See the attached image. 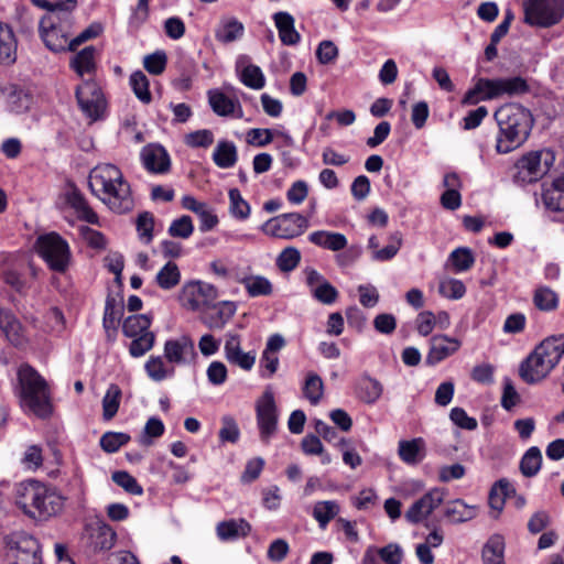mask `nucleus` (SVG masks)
<instances>
[{
	"label": "nucleus",
	"instance_id": "nucleus-1",
	"mask_svg": "<svg viewBox=\"0 0 564 564\" xmlns=\"http://www.w3.org/2000/svg\"><path fill=\"white\" fill-rule=\"evenodd\" d=\"M88 185L91 193L113 213L123 214L132 209L130 184L117 165H96L89 173Z\"/></svg>",
	"mask_w": 564,
	"mask_h": 564
},
{
	"label": "nucleus",
	"instance_id": "nucleus-2",
	"mask_svg": "<svg viewBox=\"0 0 564 564\" xmlns=\"http://www.w3.org/2000/svg\"><path fill=\"white\" fill-rule=\"evenodd\" d=\"M65 498L56 488L35 479L19 482L14 487V503L28 518L47 521L64 508Z\"/></svg>",
	"mask_w": 564,
	"mask_h": 564
},
{
	"label": "nucleus",
	"instance_id": "nucleus-3",
	"mask_svg": "<svg viewBox=\"0 0 564 564\" xmlns=\"http://www.w3.org/2000/svg\"><path fill=\"white\" fill-rule=\"evenodd\" d=\"M494 117L499 128L496 139V151L499 154L520 148L528 140L534 124L530 110L517 102L500 106Z\"/></svg>",
	"mask_w": 564,
	"mask_h": 564
},
{
	"label": "nucleus",
	"instance_id": "nucleus-4",
	"mask_svg": "<svg viewBox=\"0 0 564 564\" xmlns=\"http://www.w3.org/2000/svg\"><path fill=\"white\" fill-rule=\"evenodd\" d=\"M15 394L25 413L46 419L52 414L50 388L46 380L30 365H22L18 370Z\"/></svg>",
	"mask_w": 564,
	"mask_h": 564
},
{
	"label": "nucleus",
	"instance_id": "nucleus-5",
	"mask_svg": "<svg viewBox=\"0 0 564 564\" xmlns=\"http://www.w3.org/2000/svg\"><path fill=\"white\" fill-rule=\"evenodd\" d=\"M563 355V334L551 335L544 338L520 364V378L528 384L541 382L558 365Z\"/></svg>",
	"mask_w": 564,
	"mask_h": 564
},
{
	"label": "nucleus",
	"instance_id": "nucleus-6",
	"mask_svg": "<svg viewBox=\"0 0 564 564\" xmlns=\"http://www.w3.org/2000/svg\"><path fill=\"white\" fill-rule=\"evenodd\" d=\"M530 90L528 82L521 76L507 78H484L476 80L474 87L463 97V105H476L480 100H492L503 96L513 97Z\"/></svg>",
	"mask_w": 564,
	"mask_h": 564
},
{
	"label": "nucleus",
	"instance_id": "nucleus-7",
	"mask_svg": "<svg viewBox=\"0 0 564 564\" xmlns=\"http://www.w3.org/2000/svg\"><path fill=\"white\" fill-rule=\"evenodd\" d=\"M34 248L50 270L65 273L69 269L73 258L70 247L59 234L51 231L40 235L35 240Z\"/></svg>",
	"mask_w": 564,
	"mask_h": 564
},
{
	"label": "nucleus",
	"instance_id": "nucleus-8",
	"mask_svg": "<svg viewBox=\"0 0 564 564\" xmlns=\"http://www.w3.org/2000/svg\"><path fill=\"white\" fill-rule=\"evenodd\" d=\"M554 160V154L550 150L528 153L516 163L513 178L521 185L536 182L549 172Z\"/></svg>",
	"mask_w": 564,
	"mask_h": 564
},
{
	"label": "nucleus",
	"instance_id": "nucleus-9",
	"mask_svg": "<svg viewBox=\"0 0 564 564\" xmlns=\"http://www.w3.org/2000/svg\"><path fill=\"white\" fill-rule=\"evenodd\" d=\"M524 22L533 26L547 28L564 15V0H525Z\"/></svg>",
	"mask_w": 564,
	"mask_h": 564
},
{
	"label": "nucleus",
	"instance_id": "nucleus-10",
	"mask_svg": "<svg viewBox=\"0 0 564 564\" xmlns=\"http://www.w3.org/2000/svg\"><path fill=\"white\" fill-rule=\"evenodd\" d=\"M7 546V564H43L40 544L32 535L14 533L8 538Z\"/></svg>",
	"mask_w": 564,
	"mask_h": 564
},
{
	"label": "nucleus",
	"instance_id": "nucleus-11",
	"mask_svg": "<svg viewBox=\"0 0 564 564\" xmlns=\"http://www.w3.org/2000/svg\"><path fill=\"white\" fill-rule=\"evenodd\" d=\"M308 219L299 213H288L267 220L261 230L270 237L290 240L303 235L308 228Z\"/></svg>",
	"mask_w": 564,
	"mask_h": 564
},
{
	"label": "nucleus",
	"instance_id": "nucleus-12",
	"mask_svg": "<svg viewBox=\"0 0 564 564\" xmlns=\"http://www.w3.org/2000/svg\"><path fill=\"white\" fill-rule=\"evenodd\" d=\"M218 295V289L215 285L203 281H189L182 286L180 302L189 311H206Z\"/></svg>",
	"mask_w": 564,
	"mask_h": 564
},
{
	"label": "nucleus",
	"instance_id": "nucleus-13",
	"mask_svg": "<svg viewBox=\"0 0 564 564\" xmlns=\"http://www.w3.org/2000/svg\"><path fill=\"white\" fill-rule=\"evenodd\" d=\"M256 414L260 437L268 443L269 438L275 433L278 425V408L271 388H267L257 400Z\"/></svg>",
	"mask_w": 564,
	"mask_h": 564
},
{
	"label": "nucleus",
	"instance_id": "nucleus-14",
	"mask_svg": "<svg viewBox=\"0 0 564 564\" xmlns=\"http://www.w3.org/2000/svg\"><path fill=\"white\" fill-rule=\"evenodd\" d=\"M76 99L82 111L91 120H97L106 107L102 91L94 80H85L76 88Z\"/></svg>",
	"mask_w": 564,
	"mask_h": 564
},
{
	"label": "nucleus",
	"instance_id": "nucleus-15",
	"mask_svg": "<svg viewBox=\"0 0 564 564\" xmlns=\"http://www.w3.org/2000/svg\"><path fill=\"white\" fill-rule=\"evenodd\" d=\"M445 490L433 488L416 500L405 512V519L411 523H419L429 517L444 501Z\"/></svg>",
	"mask_w": 564,
	"mask_h": 564
},
{
	"label": "nucleus",
	"instance_id": "nucleus-16",
	"mask_svg": "<svg viewBox=\"0 0 564 564\" xmlns=\"http://www.w3.org/2000/svg\"><path fill=\"white\" fill-rule=\"evenodd\" d=\"M225 357L231 365L242 370L249 371L256 362V351H243L241 348V338L238 334H227L224 346Z\"/></svg>",
	"mask_w": 564,
	"mask_h": 564
},
{
	"label": "nucleus",
	"instance_id": "nucleus-17",
	"mask_svg": "<svg viewBox=\"0 0 564 564\" xmlns=\"http://www.w3.org/2000/svg\"><path fill=\"white\" fill-rule=\"evenodd\" d=\"M462 346V341L447 335H434L430 340V350L426 355V364L435 366L454 355Z\"/></svg>",
	"mask_w": 564,
	"mask_h": 564
},
{
	"label": "nucleus",
	"instance_id": "nucleus-18",
	"mask_svg": "<svg viewBox=\"0 0 564 564\" xmlns=\"http://www.w3.org/2000/svg\"><path fill=\"white\" fill-rule=\"evenodd\" d=\"M195 355V346L188 336L169 339L164 344V358L172 366L185 365Z\"/></svg>",
	"mask_w": 564,
	"mask_h": 564
},
{
	"label": "nucleus",
	"instance_id": "nucleus-19",
	"mask_svg": "<svg viewBox=\"0 0 564 564\" xmlns=\"http://www.w3.org/2000/svg\"><path fill=\"white\" fill-rule=\"evenodd\" d=\"M143 166L154 174H165L170 171L171 160L166 150L160 144H148L141 150Z\"/></svg>",
	"mask_w": 564,
	"mask_h": 564
},
{
	"label": "nucleus",
	"instance_id": "nucleus-20",
	"mask_svg": "<svg viewBox=\"0 0 564 564\" xmlns=\"http://www.w3.org/2000/svg\"><path fill=\"white\" fill-rule=\"evenodd\" d=\"M182 207L194 213L199 218V230L207 232L213 230L219 223L213 207L207 203L197 200L192 195H185L181 200Z\"/></svg>",
	"mask_w": 564,
	"mask_h": 564
},
{
	"label": "nucleus",
	"instance_id": "nucleus-21",
	"mask_svg": "<svg viewBox=\"0 0 564 564\" xmlns=\"http://www.w3.org/2000/svg\"><path fill=\"white\" fill-rule=\"evenodd\" d=\"M285 346V339L280 334H273L268 338L265 348L262 351L260 359L261 377L271 378L275 375L279 368L278 352Z\"/></svg>",
	"mask_w": 564,
	"mask_h": 564
},
{
	"label": "nucleus",
	"instance_id": "nucleus-22",
	"mask_svg": "<svg viewBox=\"0 0 564 564\" xmlns=\"http://www.w3.org/2000/svg\"><path fill=\"white\" fill-rule=\"evenodd\" d=\"M207 97L210 108L217 116L242 118L243 111L238 99L227 97L219 89H209Z\"/></svg>",
	"mask_w": 564,
	"mask_h": 564
},
{
	"label": "nucleus",
	"instance_id": "nucleus-23",
	"mask_svg": "<svg viewBox=\"0 0 564 564\" xmlns=\"http://www.w3.org/2000/svg\"><path fill=\"white\" fill-rule=\"evenodd\" d=\"M40 32L46 47L52 52L70 51V30L40 24Z\"/></svg>",
	"mask_w": 564,
	"mask_h": 564
},
{
	"label": "nucleus",
	"instance_id": "nucleus-24",
	"mask_svg": "<svg viewBox=\"0 0 564 564\" xmlns=\"http://www.w3.org/2000/svg\"><path fill=\"white\" fill-rule=\"evenodd\" d=\"M210 313L205 317V324L209 328L221 329L226 323L235 315L237 306L231 301H216L210 307H207Z\"/></svg>",
	"mask_w": 564,
	"mask_h": 564
},
{
	"label": "nucleus",
	"instance_id": "nucleus-25",
	"mask_svg": "<svg viewBox=\"0 0 564 564\" xmlns=\"http://www.w3.org/2000/svg\"><path fill=\"white\" fill-rule=\"evenodd\" d=\"M273 21L278 29L279 37L284 45L293 46L301 41V35L295 30V20L289 12L280 11L274 13Z\"/></svg>",
	"mask_w": 564,
	"mask_h": 564
},
{
	"label": "nucleus",
	"instance_id": "nucleus-26",
	"mask_svg": "<svg viewBox=\"0 0 564 564\" xmlns=\"http://www.w3.org/2000/svg\"><path fill=\"white\" fill-rule=\"evenodd\" d=\"M398 455L408 465H417L425 457V442L422 437L402 440L398 444Z\"/></svg>",
	"mask_w": 564,
	"mask_h": 564
},
{
	"label": "nucleus",
	"instance_id": "nucleus-27",
	"mask_svg": "<svg viewBox=\"0 0 564 564\" xmlns=\"http://www.w3.org/2000/svg\"><path fill=\"white\" fill-rule=\"evenodd\" d=\"M0 329L12 345L24 344L25 336L21 323L7 310H0Z\"/></svg>",
	"mask_w": 564,
	"mask_h": 564
},
{
	"label": "nucleus",
	"instance_id": "nucleus-28",
	"mask_svg": "<svg viewBox=\"0 0 564 564\" xmlns=\"http://www.w3.org/2000/svg\"><path fill=\"white\" fill-rule=\"evenodd\" d=\"M542 202L545 208L552 212L564 210V177H557L550 185H543Z\"/></svg>",
	"mask_w": 564,
	"mask_h": 564
},
{
	"label": "nucleus",
	"instance_id": "nucleus-29",
	"mask_svg": "<svg viewBox=\"0 0 564 564\" xmlns=\"http://www.w3.org/2000/svg\"><path fill=\"white\" fill-rule=\"evenodd\" d=\"M69 66L79 77L93 75L97 67L96 48L91 45L84 47L72 57Z\"/></svg>",
	"mask_w": 564,
	"mask_h": 564
},
{
	"label": "nucleus",
	"instance_id": "nucleus-30",
	"mask_svg": "<svg viewBox=\"0 0 564 564\" xmlns=\"http://www.w3.org/2000/svg\"><path fill=\"white\" fill-rule=\"evenodd\" d=\"M237 281L243 285L250 297L271 296L274 291L272 282L260 274L245 275Z\"/></svg>",
	"mask_w": 564,
	"mask_h": 564
},
{
	"label": "nucleus",
	"instance_id": "nucleus-31",
	"mask_svg": "<svg viewBox=\"0 0 564 564\" xmlns=\"http://www.w3.org/2000/svg\"><path fill=\"white\" fill-rule=\"evenodd\" d=\"M216 531L220 540L228 541L247 536L251 525L245 519H230L219 522Z\"/></svg>",
	"mask_w": 564,
	"mask_h": 564
},
{
	"label": "nucleus",
	"instance_id": "nucleus-32",
	"mask_svg": "<svg viewBox=\"0 0 564 564\" xmlns=\"http://www.w3.org/2000/svg\"><path fill=\"white\" fill-rule=\"evenodd\" d=\"M308 240L324 249L340 251L347 247V238L339 232L318 230L308 235Z\"/></svg>",
	"mask_w": 564,
	"mask_h": 564
},
{
	"label": "nucleus",
	"instance_id": "nucleus-33",
	"mask_svg": "<svg viewBox=\"0 0 564 564\" xmlns=\"http://www.w3.org/2000/svg\"><path fill=\"white\" fill-rule=\"evenodd\" d=\"M505 538L501 534H492L485 543L481 551L484 564H506L505 563Z\"/></svg>",
	"mask_w": 564,
	"mask_h": 564
},
{
	"label": "nucleus",
	"instance_id": "nucleus-34",
	"mask_svg": "<svg viewBox=\"0 0 564 564\" xmlns=\"http://www.w3.org/2000/svg\"><path fill=\"white\" fill-rule=\"evenodd\" d=\"M117 534L106 523H98L91 529L90 544L95 551H109L115 546Z\"/></svg>",
	"mask_w": 564,
	"mask_h": 564
},
{
	"label": "nucleus",
	"instance_id": "nucleus-35",
	"mask_svg": "<svg viewBox=\"0 0 564 564\" xmlns=\"http://www.w3.org/2000/svg\"><path fill=\"white\" fill-rule=\"evenodd\" d=\"M6 96L10 111L15 113L28 111L33 102L32 96L26 90L14 85L6 88Z\"/></svg>",
	"mask_w": 564,
	"mask_h": 564
},
{
	"label": "nucleus",
	"instance_id": "nucleus-36",
	"mask_svg": "<svg viewBox=\"0 0 564 564\" xmlns=\"http://www.w3.org/2000/svg\"><path fill=\"white\" fill-rule=\"evenodd\" d=\"M17 59V41L12 29L0 23V63L12 64Z\"/></svg>",
	"mask_w": 564,
	"mask_h": 564
},
{
	"label": "nucleus",
	"instance_id": "nucleus-37",
	"mask_svg": "<svg viewBox=\"0 0 564 564\" xmlns=\"http://www.w3.org/2000/svg\"><path fill=\"white\" fill-rule=\"evenodd\" d=\"M66 202L72 208L75 209L78 218L89 224L98 223L97 214L89 207L86 198L76 188L70 189L66 194Z\"/></svg>",
	"mask_w": 564,
	"mask_h": 564
},
{
	"label": "nucleus",
	"instance_id": "nucleus-38",
	"mask_svg": "<svg viewBox=\"0 0 564 564\" xmlns=\"http://www.w3.org/2000/svg\"><path fill=\"white\" fill-rule=\"evenodd\" d=\"M243 24L235 18L223 19L216 29L215 37L218 42L228 44L243 35Z\"/></svg>",
	"mask_w": 564,
	"mask_h": 564
},
{
	"label": "nucleus",
	"instance_id": "nucleus-39",
	"mask_svg": "<svg viewBox=\"0 0 564 564\" xmlns=\"http://www.w3.org/2000/svg\"><path fill=\"white\" fill-rule=\"evenodd\" d=\"M246 57H241L238 61L237 66L241 67L240 80L241 83L251 89H262L265 85V77L261 68L253 64L243 65Z\"/></svg>",
	"mask_w": 564,
	"mask_h": 564
},
{
	"label": "nucleus",
	"instance_id": "nucleus-40",
	"mask_svg": "<svg viewBox=\"0 0 564 564\" xmlns=\"http://www.w3.org/2000/svg\"><path fill=\"white\" fill-rule=\"evenodd\" d=\"M145 372L155 382L163 381L174 376V366L164 361L161 356H151L144 365Z\"/></svg>",
	"mask_w": 564,
	"mask_h": 564
},
{
	"label": "nucleus",
	"instance_id": "nucleus-41",
	"mask_svg": "<svg viewBox=\"0 0 564 564\" xmlns=\"http://www.w3.org/2000/svg\"><path fill=\"white\" fill-rule=\"evenodd\" d=\"M477 514L476 508L456 499L445 506V517L453 523L466 522Z\"/></svg>",
	"mask_w": 564,
	"mask_h": 564
},
{
	"label": "nucleus",
	"instance_id": "nucleus-42",
	"mask_svg": "<svg viewBox=\"0 0 564 564\" xmlns=\"http://www.w3.org/2000/svg\"><path fill=\"white\" fill-rule=\"evenodd\" d=\"M238 159L237 148L234 142L230 141H219L216 145L213 160L215 164L220 169H229L232 167Z\"/></svg>",
	"mask_w": 564,
	"mask_h": 564
},
{
	"label": "nucleus",
	"instance_id": "nucleus-43",
	"mask_svg": "<svg viewBox=\"0 0 564 564\" xmlns=\"http://www.w3.org/2000/svg\"><path fill=\"white\" fill-rule=\"evenodd\" d=\"M511 484L506 479H500L490 490L489 506L495 511L492 517L498 518L499 513L503 510L506 498L510 492H513Z\"/></svg>",
	"mask_w": 564,
	"mask_h": 564
},
{
	"label": "nucleus",
	"instance_id": "nucleus-44",
	"mask_svg": "<svg viewBox=\"0 0 564 564\" xmlns=\"http://www.w3.org/2000/svg\"><path fill=\"white\" fill-rule=\"evenodd\" d=\"M155 282L160 289L169 291L177 286L181 282V271L178 265L169 261L156 273Z\"/></svg>",
	"mask_w": 564,
	"mask_h": 564
},
{
	"label": "nucleus",
	"instance_id": "nucleus-45",
	"mask_svg": "<svg viewBox=\"0 0 564 564\" xmlns=\"http://www.w3.org/2000/svg\"><path fill=\"white\" fill-rule=\"evenodd\" d=\"M382 391V384L371 377L365 376L358 381V397L366 403H375L377 400L380 399Z\"/></svg>",
	"mask_w": 564,
	"mask_h": 564
},
{
	"label": "nucleus",
	"instance_id": "nucleus-46",
	"mask_svg": "<svg viewBox=\"0 0 564 564\" xmlns=\"http://www.w3.org/2000/svg\"><path fill=\"white\" fill-rule=\"evenodd\" d=\"M339 506L334 500L318 501L313 508V518L317 521L321 529H325L327 524L339 513Z\"/></svg>",
	"mask_w": 564,
	"mask_h": 564
},
{
	"label": "nucleus",
	"instance_id": "nucleus-47",
	"mask_svg": "<svg viewBox=\"0 0 564 564\" xmlns=\"http://www.w3.org/2000/svg\"><path fill=\"white\" fill-rule=\"evenodd\" d=\"M303 394L311 404L319 403L324 394V382L317 373L310 372L307 375L303 386Z\"/></svg>",
	"mask_w": 564,
	"mask_h": 564
},
{
	"label": "nucleus",
	"instance_id": "nucleus-48",
	"mask_svg": "<svg viewBox=\"0 0 564 564\" xmlns=\"http://www.w3.org/2000/svg\"><path fill=\"white\" fill-rule=\"evenodd\" d=\"M151 318L145 314L132 315L124 319L122 332L127 337H134L150 332Z\"/></svg>",
	"mask_w": 564,
	"mask_h": 564
},
{
	"label": "nucleus",
	"instance_id": "nucleus-49",
	"mask_svg": "<svg viewBox=\"0 0 564 564\" xmlns=\"http://www.w3.org/2000/svg\"><path fill=\"white\" fill-rule=\"evenodd\" d=\"M228 195L230 215L238 220H246L249 218L251 208L249 203L241 196L240 191L237 188H231Z\"/></svg>",
	"mask_w": 564,
	"mask_h": 564
},
{
	"label": "nucleus",
	"instance_id": "nucleus-50",
	"mask_svg": "<svg viewBox=\"0 0 564 564\" xmlns=\"http://www.w3.org/2000/svg\"><path fill=\"white\" fill-rule=\"evenodd\" d=\"M121 400V389L117 384H110L102 398V416L111 420L118 412Z\"/></svg>",
	"mask_w": 564,
	"mask_h": 564
},
{
	"label": "nucleus",
	"instance_id": "nucleus-51",
	"mask_svg": "<svg viewBox=\"0 0 564 564\" xmlns=\"http://www.w3.org/2000/svg\"><path fill=\"white\" fill-rule=\"evenodd\" d=\"M130 86L135 97L143 104H150L152 95L149 89V79L141 70H135L131 74L129 79Z\"/></svg>",
	"mask_w": 564,
	"mask_h": 564
},
{
	"label": "nucleus",
	"instance_id": "nucleus-52",
	"mask_svg": "<svg viewBox=\"0 0 564 564\" xmlns=\"http://www.w3.org/2000/svg\"><path fill=\"white\" fill-rule=\"evenodd\" d=\"M542 455L541 451L533 446L529 448L520 462V470L525 477H532L538 474L541 468Z\"/></svg>",
	"mask_w": 564,
	"mask_h": 564
},
{
	"label": "nucleus",
	"instance_id": "nucleus-53",
	"mask_svg": "<svg viewBox=\"0 0 564 564\" xmlns=\"http://www.w3.org/2000/svg\"><path fill=\"white\" fill-rule=\"evenodd\" d=\"M403 237L400 231L390 235L389 243L384 248L372 252V260L384 262L395 257L402 246Z\"/></svg>",
	"mask_w": 564,
	"mask_h": 564
},
{
	"label": "nucleus",
	"instance_id": "nucleus-54",
	"mask_svg": "<svg viewBox=\"0 0 564 564\" xmlns=\"http://www.w3.org/2000/svg\"><path fill=\"white\" fill-rule=\"evenodd\" d=\"M41 25H48L50 28L54 25L66 30H72L74 25L73 11H48L42 18Z\"/></svg>",
	"mask_w": 564,
	"mask_h": 564
},
{
	"label": "nucleus",
	"instance_id": "nucleus-55",
	"mask_svg": "<svg viewBox=\"0 0 564 564\" xmlns=\"http://www.w3.org/2000/svg\"><path fill=\"white\" fill-rule=\"evenodd\" d=\"M301 261V252L295 247L284 248L276 257L275 263L281 272L293 271Z\"/></svg>",
	"mask_w": 564,
	"mask_h": 564
},
{
	"label": "nucleus",
	"instance_id": "nucleus-56",
	"mask_svg": "<svg viewBox=\"0 0 564 564\" xmlns=\"http://www.w3.org/2000/svg\"><path fill=\"white\" fill-rule=\"evenodd\" d=\"M533 302L541 311H553L557 307L558 297L550 288L541 286L535 290Z\"/></svg>",
	"mask_w": 564,
	"mask_h": 564
},
{
	"label": "nucleus",
	"instance_id": "nucleus-57",
	"mask_svg": "<svg viewBox=\"0 0 564 564\" xmlns=\"http://www.w3.org/2000/svg\"><path fill=\"white\" fill-rule=\"evenodd\" d=\"M449 262L452 263L454 271L464 272L469 270L475 258L468 248H457L449 254Z\"/></svg>",
	"mask_w": 564,
	"mask_h": 564
},
{
	"label": "nucleus",
	"instance_id": "nucleus-58",
	"mask_svg": "<svg viewBox=\"0 0 564 564\" xmlns=\"http://www.w3.org/2000/svg\"><path fill=\"white\" fill-rule=\"evenodd\" d=\"M129 352L132 357H141L152 349L155 341V335L152 332H145L143 335L132 337Z\"/></svg>",
	"mask_w": 564,
	"mask_h": 564
},
{
	"label": "nucleus",
	"instance_id": "nucleus-59",
	"mask_svg": "<svg viewBox=\"0 0 564 564\" xmlns=\"http://www.w3.org/2000/svg\"><path fill=\"white\" fill-rule=\"evenodd\" d=\"M194 231V225L192 218L187 215H183L177 219H174L169 227V235L173 238L187 239Z\"/></svg>",
	"mask_w": 564,
	"mask_h": 564
},
{
	"label": "nucleus",
	"instance_id": "nucleus-60",
	"mask_svg": "<svg viewBox=\"0 0 564 564\" xmlns=\"http://www.w3.org/2000/svg\"><path fill=\"white\" fill-rule=\"evenodd\" d=\"M130 441V435L122 432H107L100 438V446L107 453H115Z\"/></svg>",
	"mask_w": 564,
	"mask_h": 564
},
{
	"label": "nucleus",
	"instance_id": "nucleus-61",
	"mask_svg": "<svg viewBox=\"0 0 564 564\" xmlns=\"http://www.w3.org/2000/svg\"><path fill=\"white\" fill-rule=\"evenodd\" d=\"M274 134L281 133L271 129L252 128L247 132L246 141L250 145L263 148L273 141Z\"/></svg>",
	"mask_w": 564,
	"mask_h": 564
},
{
	"label": "nucleus",
	"instance_id": "nucleus-62",
	"mask_svg": "<svg viewBox=\"0 0 564 564\" xmlns=\"http://www.w3.org/2000/svg\"><path fill=\"white\" fill-rule=\"evenodd\" d=\"M154 216L149 212H143L137 219V231L139 238L144 243H150L153 239Z\"/></svg>",
	"mask_w": 564,
	"mask_h": 564
},
{
	"label": "nucleus",
	"instance_id": "nucleus-63",
	"mask_svg": "<svg viewBox=\"0 0 564 564\" xmlns=\"http://www.w3.org/2000/svg\"><path fill=\"white\" fill-rule=\"evenodd\" d=\"M111 478L113 482L130 495L141 496L143 494V488L138 484L137 479L127 471H115Z\"/></svg>",
	"mask_w": 564,
	"mask_h": 564
},
{
	"label": "nucleus",
	"instance_id": "nucleus-64",
	"mask_svg": "<svg viewBox=\"0 0 564 564\" xmlns=\"http://www.w3.org/2000/svg\"><path fill=\"white\" fill-rule=\"evenodd\" d=\"M167 56L164 51H156L143 58V67L152 75H161L165 70Z\"/></svg>",
	"mask_w": 564,
	"mask_h": 564
}]
</instances>
